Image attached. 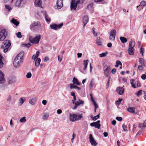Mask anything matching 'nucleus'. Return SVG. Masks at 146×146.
Masks as SVG:
<instances>
[{"label": "nucleus", "mask_w": 146, "mask_h": 146, "mask_svg": "<svg viewBox=\"0 0 146 146\" xmlns=\"http://www.w3.org/2000/svg\"><path fill=\"white\" fill-rule=\"evenodd\" d=\"M23 52H21L18 54L15 58L14 60L13 64L15 67H20L23 63Z\"/></svg>", "instance_id": "f257e3e1"}, {"label": "nucleus", "mask_w": 146, "mask_h": 146, "mask_svg": "<svg viewBox=\"0 0 146 146\" xmlns=\"http://www.w3.org/2000/svg\"><path fill=\"white\" fill-rule=\"evenodd\" d=\"M11 43L9 40H4L1 46V48L3 50V52L5 53L7 52Z\"/></svg>", "instance_id": "f03ea898"}, {"label": "nucleus", "mask_w": 146, "mask_h": 146, "mask_svg": "<svg viewBox=\"0 0 146 146\" xmlns=\"http://www.w3.org/2000/svg\"><path fill=\"white\" fill-rule=\"evenodd\" d=\"M29 41L31 43L33 44H36L39 43L41 38V36L38 35L36 36L34 38H33L31 36H29Z\"/></svg>", "instance_id": "7ed1b4c3"}, {"label": "nucleus", "mask_w": 146, "mask_h": 146, "mask_svg": "<svg viewBox=\"0 0 146 146\" xmlns=\"http://www.w3.org/2000/svg\"><path fill=\"white\" fill-rule=\"evenodd\" d=\"M83 117L82 115H78L76 114H70L69 119L71 121L73 122L81 119Z\"/></svg>", "instance_id": "20e7f679"}, {"label": "nucleus", "mask_w": 146, "mask_h": 146, "mask_svg": "<svg viewBox=\"0 0 146 146\" xmlns=\"http://www.w3.org/2000/svg\"><path fill=\"white\" fill-rule=\"evenodd\" d=\"M7 35V33L6 30L3 29L0 31V40L2 41L5 39Z\"/></svg>", "instance_id": "39448f33"}, {"label": "nucleus", "mask_w": 146, "mask_h": 146, "mask_svg": "<svg viewBox=\"0 0 146 146\" xmlns=\"http://www.w3.org/2000/svg\"><path fill=\"white\" fill-rule=\"evenodd\" d=\"M105 67L107 68L106 69L104 70V73L105 76L108 77L109 76V71L111 69V66L110 65H109L107 66L106 65H105L104 66V67L105 68Z\"/></svg>", "instance_id": "423d86ee"}, {"label": "nucleus", "mask_w": 146, "mask_h": 146, "mask_svg": "<svg viewBox=\"0 0 146 146\" xmlns=\"http://www.w3.org/2000/svg\"><path fill=\"white\" fill-rule=\"evenodd\" d=\"M40 26V24L39 22H35L30 25V29L31 31H33L35 30V29L36 27L39 28Z\"/></svg>", "instance_id": "0eeeda50"}, {"label": "nucleus", "mask_w": 146, "mask_h": 146, "mask_svg": "<svg viewBox=\"0 0 146 146\" xmlns=\"http://www.w3.org/2000/svg\"><path fill=\"white\" fill-rule=\"evenodd\" d=\"M63 23H61L59 25L56 24H53L50 25V27L51 29L54 30H56L60 29L63 26Z\"/></svg>", "instance_id": "6e6552de"}, {"label": "nucleus", "mask_w": 146, "mask_h": 146, "mask_svg": "<svg viewBox=\"0 0 146 146\" xmlns=\"http://www.w3.org/2000/svg\"><path fill=\"white\" fill-rule=\"evenodd\" d=\"M116 32L115 30H111L110 32V35L109 39L111 40H114L115 38Z\"/></svg>", "instance_id": "1a4fd4ad"}, {"label": "nucleus", "mask_w": 146, "mask_h": 146, "mask_svg": "<svg viewBox=\"0 0 146 146\" xmlns=\"http://www.w3.org/2000/svg\"><path fill=\"white\" fill-rule=\"evenodd\" d=\"M130 84L131 85L132 87L134 88H136L135 85H137V87H140L141 86V84L138 81H137L135 82V80L133 79L131 80Z\"/></svg>", "instance_id": "9d476101"}, {"label": "nucleus", "mask_w": 146, "mask_h": 146, "mask_svg": "<svg viewBox=\"0 0 146 146\" xmlns=\"http://www.w3.org/2000/svg\"><path fill=\"white\" fill-rule=\"evenodd\" d=\"M100 121L98 120L96 122H93L91 123L90 124V125L92 127L94 126L95 127L99 129L101 126V125L100 124Z\"/></svg>", "instance_id": "9b49d317"}, {"label": "nucleus", "mask_w": 146, "mask_h": 146, "mask_svg": "<svg viewBox=\"0 0 146 146\" xmlns=\"http://www.w3.org/2000/svg\"><path fill=\"white\" fill-rule=\"evenodd\" d=\"M77 5L76 3L75 0H72L70 4V8L71 10H75L77 7Z\"/></svg>", "instance_id": "f8f14e48"}, {"label": "nucleus", "mask_w": 146, "mask_h": 146, "mask_svg": "<svg viewBox=\"0 0 146 146\" xmlns=\"http://www.w3.org/2000/svg\"><path fill=\"white\" fill-rule=\"evenodd\" d=\"M90 141L92 146H96L97 145L96 141L94 140L91 134L89 135Z\"/></svg>", "instance_id": "ddd939ff"}, {"label": "nucleus", "mask_w": 146, "mask_h": 146, "mask_svg": "<svg viewBox=\"0 0 146 146\" xmlns=\"http://www.w3.org/2000/svg\"><path fill=\"white\" fill-rule=\"evenodd\" d=\"M5 81L4 75L2 71L0 70V84H3Z\"/></svg>", "instance_id": "4468645a"}, {"label": "nucleus", "mask_w": 146, "mask_h": 146, "mask_svg": "<svg viewBox=\"0 0 146 146\" xmlns=\"http://www.w3.org/2000/svg\"><path fill=\"white\" fill-rule=\"evenodd\" d=\"M62 0H57L56 2L57 6L56 9H60L63 6Z\"/></svg>", "instance_id": "2eb2a0df"}, {"label": "nucleus", "mask_w": 146, "mask_h": 146, "mask_svg": "<svg viewBox=\"0 0 146 146\" xmlns=\"http://www.w3.org/2000/svg\"><path fill=\"white\" fill-rule=\"evenodd\" d=\"M124 88L121 87H119L117 88V92L118 94L120 95H121L124 93Z\"/></svg>", "instance_id": "dca6fc26"}, {"label": "nucleus", "mask_w": 146, "mask_h": 146, "mask_svg": "<svg viewBox=\"0 0 146 146\" xmlns=\"http://www.w3.org/2000/svg\"><path fill=\"white\" fill-rule=\"evenodd\" d=\"M23 0H17L15 3V6L18 7H22Z\"/></svg>", "instance_id": "f3484780"}, {"label": "nucleus", "mask_w": 146, "mask_h": 146, "mask_svg": "<svg viewBox=\"0 0 146 146\" xmlns=\"http://www.w3.org/2000/svg\"><path fill=\"white\" fill-rule=\"evenodd\" d=\"M7 82L9 84H14L16 82L15 78L13 77L9 78L8 79Z\"/></svg>", "instance_id": "a211bd4d"}, {"label": "nucleus", "mask_w": 146, "mask_h": 146, "mask_svg": "<svg viewBox=\"0 0 146 146\" xmlns=\"http://www.w3.org/2000/svg\"><path fill=\"white\" fill-rule=\"evenodd\" d=\"M89 17L87 15L84 16L83 18L82 22L84 24L83 27H84L86 24L88 22Z\"/></svg>", "instance_id": "6ab92c4d"}, {"label": "nucleus", "mask_w": 146, "mask_h": 146, "mask_svg": "<svg viewBox=\"0 0 146 146\" xmlns=\"http://www.w3.org/2000/svg\"><path fill=\"white\" fill-rule=\"evenodd\" d=\"M37 101V98L36 97H34L32 99L29 100V103L32 105H35V102Z\"/></svg>", "instance_id": "aec40b11"}, {"label": "nucleus", "mask_w": 146, "mask_h": 146, "mask_svg": "<svg viewBox=\"0 0 146 146\" xmlns=\"http://www.w3.org/2000/svg\"><path fill=\"white\" fill-rule=\"evenodd\" d=\"M35 4L36 7H42V2L41 0H35Z\"/></svg>", "instance_id": "412c9836"}, {"label": "nucleus", "mask_w": 146, "mask_h": 146, "mask_svg": "<svg viewBox=\"0 0 146 146\" xmlns=\"http://www.w3.org/2000/svg\"><path fill=\"white\" fill-rule=\"evenodd\" d=\"M75 106L73 108L74 109H76L77 107L81 104H84V102L80 100L79 101H77L75 102Z\"/></svg>", "instance_id": "4be33fe9"}, {"label": "nucleus", "mask_w": 146, "mask_h": 146, "mask_svg": "<svg viewBox=\"0 0 146 146\" xmlns=\"http://www.w3.org/2000/svg\"><path fill=\"white\" fill-rule=\"evenodd\" d=\"M44 16L46 21L48 24H49L50 23L51 21L50 18L46 14V12L44 13Z\"/></svg>", "instance_id": "5701e85b"}, {"label": "nucleus", "mask_w": 146, "mask_h": 146, "mask_svg": "<svg viewBox=\"0 0 146 146\" xmlns=\"http://www.w3.org/2000/svg\"><path fill=\"white\" fill-rule=\"evenodd\" d=\"M72 82L74 84L79 85L81 84V83L79 82L78 79L75 77L73 78Z\"/></svg>", "instance_id": "b1692460"}, {"label": "nucleus", "mask_w": 146, "mask_h": 146, "mask_svg": "<svg viewBox=\"0 0 146 146\" xmlns=\"http://www.w3.org/2000/svg\"><path fill=\"white\" fill-rule=\"evenodd\" d=\"M41 60L40 58H37L35 61V65L36 67H38L40 64Z\"/></svg>", "instance_id": "393cba45"}, {"label": "nucleus", "mask_w": 146, "mask_h": 146, "mask_svg": "<svg viewBox=\"0 0 146 146\" xmlns=\"http://www.w3.org/2000/svg\"><path fill=\"white\" fill-rule=\"evenodd\" d=\"M89 60H84L83 61V64L84 65V67L83 68L84 70H85L87 67Z\"/></svg>", "instance_id": "a878e982"}, {"label": "nucleus", "mask_w": 146, "mask_h": 146, "mask_svg": "<svg viewBox=\"0 0 146 146\" xmlns=\"http://www.w3.org/2000/svg\"><path fill=\"white\" fill-rule=\"evenodd\" d=\"M135 45V42L131 40L129 42V48H133Z\"/></svg>", "instance_id": "bb28decb"}, {"label": "nucleus", "mask_w": 146, "mask_h": 146, "mask_svg": "<svg viewBox=\"0 0 146 146\" xmlns=\"http://www.w3.org/2000/svg\"><path fill=\"white\" fill-rule=\"evenodd\" d=\"M49 117V113H46L44 114L42 117L43 120H46Z\"/></svg>", "instance_id": "cd10ccee"}, {"label": "nucleus", "mask_w": 146, "mask_h": 146, "mask_svg": "<svg viewBox=\"0 0 146 146\" xmlns=\"http://www.w3.org/2000/svg\"><path fill=\"white\" fill-rule=\"evenodd\" d=\"M25 100V99L24 97H22L20 98L19 100V106H21L22 105L24 102Z\"/></svg>", "instance_id": "c85d7f7f"}, {"label": "nucleus", "mask_w": 146, "mask_h": 146, "mask_svg": "<svg viewBox=\"0 0 146 146\" xmlns=\"http://www.w3.org/2000/svg\"><path fill=\"white\" fill-rule=\"evenodd\" d=\"M11 22L13 23L16 26H17L19 24V22L16 20L14 18H13L11 21Z\"/></svg>", "instance_id": "c756f323"}, {"label": "nucleus", "mask_w": 146, "mask_h": 146, "mask_svg": "<svg viewBox=\"0 0 146 146\" xmlns=\"http://www.w3.org/2000/svg\"><path fill=\"white\" fill-rule=\"evenodd\" d=\"M139 61L142 65L145 66V61L144 59L142 58H139Z\"/></svg>", "instance_id": "7c9ffc66"}, {"label": "nucleus", "mask_w": 146, "mask_h": 146, "mask_svg": "<svg viewBox=\"0 0 146 146\" xmlns=\"http://www.w3.org/2000/svg\"><path fill=\"white\" fill-rule=\"evenodd\" d=\"M134 48H129L128 50L129 54L131 55H133L134 54Z\"/></svg>", "instance_id": "2f4dec72"}, {"label": "nucleus", "mask_w": 146, "mask_h": 146, "mask_svg": "<svg viewBox=\"0 0 146 146\" xmlns=\"http://www.w3.org/2000/svg\"><path fill=\"white\" fill-rule=\"evenodd\" d=\"M96 43L99 46L102 45V42L100 38H98L96 40Z\"/></svg>", "instance_id": "473e14b6"}, {"label": "nucleus", "mask_w": 146, "mask_h": 146, "mask_svg": "<svg viewBox=\"0 0 146 146\" xmlns=\"http://www.w3.org/2000/svg\"><path fill=\"white\" fill-rule=\"evenodd\" d=\"M39 52L38 51H36V55H33L32 57V59L33 60H35L38 57L39 54Z\"/></svg>", "instance_id": "72a5a7b5"}, {"label": "nucleus", "mask_w": 146, "mask_h": 146, "mask_svg": "<svg viewBox=\"0 0 146 146\" xmlns=\"http://www.w3.org/2000/svg\"><path fill=\"white\" fill-rule=\"evenodd\" d=\"M120 39L122 42L123 43L126 42L127 40V39L126 38L123 37H120Z\"/></svg>", "instance_id": "f704fd0d"}, {"label": "nucleus", "mask_w": 146, "mask_h": 146, "mask_svg": "<svg viewBox=\"0 0 146 146\" xmlns=\"http://www.w3.org/2000/svg\"><path fill=\"white\" fill-rule=\"evenodd\" d=\"M127 111L131 113H135V108H129L127 109Z\"/></svg>", "instance_id": "c9c22d12"}, {"label": "nucleus", "mask_w": 146, "mask_h": 146, "mask_svg": "<svg viewBox=\"0 0 146 146\" xmlns=\"http://www.w3.org/2000/svg\"><path fill=\"white\" fill-rule=\"evenodd\" d=\"M3 57L0 55V68H1L3 66L4 63L2 61Z\"/></svg>", "instance_id": "e433bc0d"}, {"label": "nucleus", "mask_w": 146, "mask_h": 146, "mask_svg": "<svg viewBox=\"0 0 146 146\" xmlns=\"http://www.w3.org/2000/svg\"><path fill=\"white\" fill-rule=\"evenodd\" d=\"M140 5L143 7H145L146 5V2L144 1H142L140 4Z\"/></svg>", "instance_id": "4c0bfd02"}, {"label": "nucleus", "mask_w": 146, "mask_h": 146, "mask_svg": "<svg viewBox=\"0 0 146 146\" xmlns=\"http://www.w3.org/2000/svg\"><path fill=\"white\" fill-rule=\"evenodd\" d=\"M26 121V119H25V117H23L20 119L19 121L21 123H24Z\"/></svg>", "instance_id": "58836bf2"}, {"label": "nucleus", "mask_w": 146, "mask_h": 146, "mask_svg": "<svg viewBox=\"0 0 146 146\" xmlns=\"http://www.w3.org/2000/svg\"><path fill=\"white\" fill-rule=\"evenodd\" d=\"M120 65L122 66V64L121 61L119 60H117L116 62V64L115 65V67H118L119 65Z\"/></svg>", "instance_id": "ea45409f"}, {"label": "nucleus", "mask_w": 146, "mask_h": 146, "mask_svg": "<svg viewBox=\"0 0 146 146\" xmlns=\"http://www.w3.org/2000/svg\"><path fill=\"white\" fill-rule=\"evenodd\" d=\"M92 32L94 35L95 36H97V33L95 32V28H93L92 29Z\"/></svg>", "instance_id": "a19ab883"}, {"label": "nucleus", "mask_w": 146, "mask_h": 146, "mask_svg": "<svg viewBox=\"0 0 146 146\" xmlns=\"http://www.w3.org/2000/svg\"><path fill=\"white\" fill-rule=\"evenodd\" d=\"M107 54V52H104V53H102L100 54L99 55L101 57H105L106 55V54Z\"/></svg>", "instance_id": "79ce46f5"}, {"label": "nucleus", "mask_w": 146, "mask_h": 146, "mask_svg": "<svg viewBox=\"0 0 146 146\" xmlns=\"http://www.w3.org/2000/svg\"><path fill=\"white\" fill-rule=\"evenodd\" d=\"M138 127L139 128L141 129H143L144 127H145L144 123H143V124H142L141 123H139Z\"/></svg>", "instance_id": "37998d69"}, {"label": "nucleus", "mask_w": 146, "mask_h": 146, "mask_svg": "<svg viewBox=\"0 0 146 146\" xmlns=\"http://www.w3.org/2000/svg\"><path fill=\"white\" fill-rule=\"evenodd\" d=\"M122 127L124 131H127L126 125H125V124H123L122 125Z\"/></svg>", "instance_id": "c03bdc74"}, {"label": "nucleus", "mask_w": 146, "mask_h": 146, "mask_svg": "<svg viewBox=\"0 0 146 146\" xmlns=\"http://www.w3.org/2000/svg\"><path fill=\"white\" fill-rule=\"evenodd\" d=\"M16 35L17 37L20 38L22 37L21 35V33L20 32H18L16 34Z\"/></svg>", "instance_id": "a18cd8bd"}, {"label": "nucleus", "mask_w": 146, "mask_h": 146, "mask_svg": "<svg viewBox=\"0 0 146 146\" xmlns=\"http://www.w3.org/2000/svg\"><path fill=\"white\" fill-rule=\"evenodd\" d=\"M100 117L99 114H98L96 116H94L93 118H92V117H91L92 118V120L94 121L96 120L98 118H99Z\"/></svg>", "instance_id": "49530a36"}, {"label": "nucleus", "mask_w": 146, "mask_h": 146, "mask_svg": "<svg viewBox=\"0 0 146 146\" xmlns=\"http://www.w3.org/2000/svg\"><path fill=\"white\" fill-rule=\"evenodd\" d=\"M70 89H73L75 88L76 89L77 87V86L75 85H74V84H70Z\"/></svg>", "instance_id": "de8ad7c7"}, {"label": "nucleus", "mask_w": 146, "mask_h": 146, "mask_svg": "<svg viewBox=\"0 0 146 146\" xmlns=\"http://www.w3.org/2000/svg\"><path fill=\"white\" fill-rule=\"evenodd\" d=\"M142 90H140L138 91L136 94H135V95H136L138 97H139V96L141 94H142Z\"/></svg>", "instance_id": "09e8293b"}, {"label": "nucleus", "mask_w": 146, "mask_h": 146, "mask_svg": "<svg viewBox=\"0 0 146 146\" xmlns=\"http://www.w3.org/2000/svg\"><path fill=\"white\" fill-rule=\"evenodd\" d=\"M140 52L141 53L142 55L143 56V53L144 52V48L142 47V46H141L140 48Z\"/></svg>", "instance_id": "8fccbe9b"}, {"label": "nucleus", "mask_w": 146, "mask_h": 146, "mask_svg": "<svg viewBox=\"0 0 146 146\" xmlns=\"http://www.w3.org/2000/svg\"><path fill=\"white\" fill-rule=\"evenodd\" d=\"M32 74L31 72H28L26 75V77L28 78H30Z\"/></svg>", "instance_id": "3c124183"}, {"label": "nucleus", "mask_w": 146, "mask_h": 146, "mask_svg": "<svg viewBox=\"0 0 146 146\" xmlns=\"http://www.w3.org/2000/svg\"><path fill=\"white\" fill-rule=\"evenodd\" d=\"M93 6V5L92 4H90L88 6V9L89 10H91Z\"/></svg>", "instance_id": "603ef678"}, {"label": "nucleus", "mask_w": 146, "mask_h": 146, "mask_svg": "<svg viewBox=\"0 0 146 146\" xmlns=\"http://www.w3.org/2000/svg\"><path fill=\"white\" fill-rule=\"evenodd\" d=\"M138 70L139 71H141L143 70V68L141 65H139L138 67Z\"/></svg>", "instance_id": "864d4df0"}, {"label": "nucleus", "mask_w": 146, "mask_h": 146, "mask_svg": "<svg viewBox=\"0 0 146 146\" xmlns=\"http://www.w3.org/2000/svg\"><path fill=\"white\" fill-rule=\"evenodd\" d=\"M122 100V99L119 98V100H117L116 102V104L117 105H119L120 104Z\"/></svg>", "instance_id": "5fc2aeb1"}, {"label": "nucleus", "mask_w": 146, "mask_h": 146, "mask_svg": "<svg viewBox=\"0 0 146 146\" xmlns=\"http://www.w3.org/2000/svg\"><path fill=\"white\" fill-rule=\"evenodd\" d=\"M5 8L8 9L9 11L11 9V7L9 5L6 4L5 5Z\"/></svg>", "instance_id": "6e6d98bb"}, {"label": "nucleus", "mask_w": 146, "mask_h": 146, "mask_svg": "<svg viewBox=\"0 0 146 146\" xmlns=\"http://www.w3.org/2000/svg\"><path fill=\"white\" fill-rule=\"evenodd\" d=\"M116 119L119 121H121L122 120V118L121 117H116Z\"/></svg>", "instance_id": "4d7b16f0"}, {"label": "nucleus", "mask_w": 146, "mask_h": 146, "mask_svg": "<svg viewBox=\"0 0 146 146\" xmlns=\"http://www.w3.org/2000/svg\"><path fill=\"white\" fill-rule=\"evenodd\" d=\"M137 8L139 11H140L141 9H143V7H141L140 5H139L137 6Z\"/></svg>", "instance_id": "13d9d810"}, {"label": "nucleus", "mask_w": 146, "mask_h": 146, "mask_svg": "<svg viewBox=\"0 0 146 146\" xmlns=\"http://www.w3.org/2000/svg\"><path fill=\"white\" fill-rule=\"evenodd\" d=\"M12 98V97L10 95H9L8 96V97L7 99V101H10L11 100Z\"/></svg>", "instance_id": "bf43d9fd"}, {"label": "nucleus", "mask_w": 146, "mask_h": 146, "mask_svg": "<svg viewBox=\"0 0 146 146\" xmlns=\"http://www.w3.org/2000/svg\"><path fill=\"white\" fill-rule=\"evenodd\" d=\"M95 106V109H96L98 108V105L96 104V102H94V103H93Z\"/></svg>", "instance_id": "052dcab7"}, {"label": "nucleus", "mask_w": 146, "mask_h": 146, "mask_svg": "<svg viewBox=\"0 0 146 146\" xmlns=\"http://www.w3.org/2000/svg\"><path fill=\"white\" fill-rule=\"evenodd\" d=\"M141 78L143 80H145L146 78V75L145 74H143L141 76Z\"/></svg>", "instance_id": "680f3d73"}, {"label": "nucleus", "mask_w": 146, "mask_h": 146, "mask_svg": "<svg viewBox=\"0 0 146 146\" xmlns=\"http://www.w3.org/2000/svg\"><path fill=\"white\" fill-rule=\"evenodd\" d=\"M116 71V70L115 68H113L112 71H111V73L113 74H114Z\"/></svg>", "instance_id": "e2e57ef3"}, {"label": "nucleus", "mask_w": 146, "mask_h": 146, "mask_svg": "<svg viewBox=\"0 0 146 146\" xmlns=\"http://www.w3.org/2000/svg\"><path fill=\"white\" fill-rule=\"evenodd\" d=\"M49 60V58L48 57H46L44 58V62H46L48 60Z\"/></svg>", "instance_id": "0e129e2a"}, {"label": "nucleus", "mask_w": 146, "mask_h": 146, "mask_svg": "<svg viewBox=\"0 0 146 146\" xmlns=\"http://www.w3.org/2000/svg\"><path fill=\"white\" fill-rule=\"evenodd\" d=\"M82 53H78L77 55L78 58H80L82 57Z\"/></svg>", "instance_id": "69168bd1"}, {"label": "nucleus", "mask_w": 146, "mask_h": 146, "mask_svg": "<svg viewBox=\"0 0 146 146\" xmlns=\"http://www.w3.org/2000/svg\"><path fill=\"white\" fill-rule=\"evenodd\" d=\"M62 112V111L60 109L58 110L57 111V113L58 114H60V113H61Z\"/></svg>", "instance_id": "338daca9"}, {"label": "nucleus", "mask_w": 146, "mask_h": 146, "mask_svg": "<svg viewBox=\"0 0 146 146\" xmlns=\"http://www.w3.org/2000/svg\"><path fill=\"white\" fill-rule=\"evenodd\" d=\"M42 104L44 105H46V103H47V102L46 101V100H43V101H42Z\"/></svg>", "instance_id": "774afa93"}]
</instances>
